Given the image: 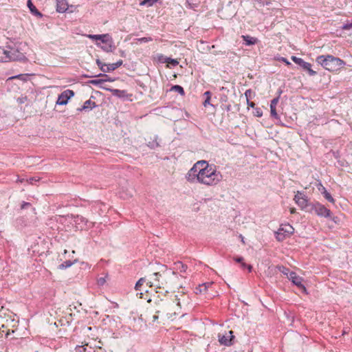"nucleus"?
Wrapping results in <instances>:
<instances>
[{"instance_id": "obj_24", "label": "nucleus", "mask_w": 352, "mask_h": 352, "mask_svg": "<svg viewBox=\"0 0 352 352\" xmlns=\"http://www.w3.org/2000/svg\"><path fill=\"white\" fill-rule=\"evenodd\" d=\"M28 6L30 11L32 13H34L35 14H38V15H41V13L37 10L36 7L33 5V3H32L31 0H29L28 1Z\"/></svg>"}, {"instance_id": "obj_50", "label": "nucleus", "mask_w": 352, "mask_h": 352, "mask_svg": "<svg viewBox=\"0 0 352 352\" xmlns=\"http://www.w3.org/2000/svg\"><path fill=\"white\" fill-rule=\"evenodd\" d=\"M21 76V75H19V76H14V77H12V78H19Z\"/></svg>"}, {"instance_id": "obj_20", "label": "nucleus", "mask_w": 352, "mask_h": 352, "mask_svg": "<svg viewBox=\"0 0 352 352\" xmlns=\"http://www.w3.org/2000/svg\"><path fill=\"white\" fill-rule=\"evenodd\" d=\"M76 261V260H74L73 261H72L70 260H68V261L67 260V261H64L63 263H61L60 265H59L58 268L60 270L66 269V268L72 266Z\"/></svg>"}, {"instance_id": "obj_52", "label": "nucleus", "mask_w": 352, "mask_h": 352, "mask_svg": "<svg viewBox=\"0 0 352 352\" xmlns=\"http://www.w3.org/2000/svg\"><path fill=\"white\" fill-rule=\"evenodd\" d=\"M93 313H94V314H96V315H97V314H98V312H97V311H93Z\"/></svg>"}, {"instance_id": "obj_28", "label": "nucleus", "mask_w": 352, "mask_h": 352, "mask_svg": "<svg viewBox=\"0 0 352 352\" xmlns=\"http://www.w3.org/2000/svg\"><path fill=\"white\" fill-rule=\"evenodd\" d=\"M292 60L296 64L299 65H302V63H304V60L300 58H298L295 56H292Z\"/></svg>"}, {"instance_id": "obj_13", "label": "nucleus", "mask_w": 352, "mask_h": 352, "mask_svg": "<svg viewBox=\"0 0 352 352\" xmlns=\"http://www.w3.org/2000/svg\"><path fill=\"white\" fill-rule=\"evenodd\" d=\"M74 95V93L72 90L67 89L64 91H63L58 98V100H56V104L59 105H65L67 104L68 100L73 97Z\"/></svg>"}, {"instance_id": "obj_11", "label": "nucleus", "mask_w": 352, "mask_h": 352, "mask_svg": "<svg viewBox=\"0 0 352 352\" xmlns=\"http://www.w3.org/2000/svg\"><path fill=\"white\" fill-rule=\"evenodd\" d=\"M288 278L299 289L302 290V292L307 294V289L305 285L302 284L303 278L298 275L296 272H291L288 276Z\"/></svg>"}, {"instance_id": "obj_1", "label": "nucleus", "mask_w": 352, "mask_h": 352, "mask_svg": "<svg viewBox=\"0 0 352 352\" xmlns=\"http://www.w3.org/2000/svg\"><path fill=\"white\" fill-rule=\"evenodd\" d=\"M221 173L214 165L206 160L195 162L186 175V180L191 184H198L206 187H214L222 180Z\"/></svg>"}, {"instance_id": "obj_33", "label": "nucleus", "mask_w": 352, "mask_h": 352, "mask_svg": "<svg viewBox=\"0 0 352 352\" xmlns=\"http://www.w3.org/2000/svg\"><path fill=\"white\" fill-rule=\"evenodd\" d=\"M241 266L242 269L247 268L248 270V272H250L252 271V265H248L245 263H244L243 261L241 263Z\"/></svg>"}, {"instance_id": "obj_21", "label": "nucleus", "mask_w": 352, "mask_h": 352, "mask_svg": "<svg viewBox=\"0 0 352 352\" xmlns=\"http://www.w3.org/2000/svg\"><path fill=\"white\" fill-rule=\"evenodd\" d=\"M159 0H143L140 3L141 6L151 7L157 3Z\"/></svg>"}, {"instance_id": "obj_47", "label": "nucleus", "mask_w": 352, "mask_h": 352, "mask_svg": "<svg viewBox=\"0 0 352 352\" xmlns=\"http://www.w3.org/2000/svg\"><path fill=\"white\" fill-rule=\"evenodd\" d=\"M29 205H30V204H29V203H24V204L22 205L21 208H24L25 206H29Z\"/></svg>"}, {"instance_id": "obj_12", "label": "nucleus", "mask_w": 352, "mask_h": 352, "mask_svg": "<svg viewBox=\"0 0 352 352\" xmlns=\"http://www.w3.org/2000/svg\"><path fill=\"white\" fill-rule=\"evenodd\" d=\"M96 63L102 72H110L114 71L116 69L121 66L123 62L122 60H120L115 63L107 65L105 63H102L100 60L98 59Z\"/></svg>"}, {"instance_id": "obj_53", "label": "nucleus", "mask_w": 352, "mask_h": 352, "mask_svg": "<svg viewBox=\"0 0 352 352\" xmlns=\"http://www.w3.org/2000/svg\"><path fill=\"white\" fill-rule=\"evenodd\" d=\"M89 331L92 330V328H91V327H89Z\"/></svg>"}, {"instance_id": "obj_18", "label": "nucleus", "mask_w": 352, "mask_h": 352, "mask_svg": "<svg viewBox=\"0 0 352 352\" xmlns=\"http://www.w3.org/2000/svg\"><path fill=\"white\" fill-rule=\"evenodd\" d=\"M175 269L181 273H186L188 270V266L184 264L181 261H178L174 263Z\"/></svg>"}, {"instance_id": "obj_3", "label": "nucleus", "mask_w": 352, "mask_h": 352, "mask_svg": "<svg viewBox=\"0 0 352 352\" xmlns=\"http://www.w3.org/2000/svg\"><path fill=\"white\" fill-rule=\"evenodd\" d=\"M316 62L330 72H337L345 65L344 61L342 59L329 54L318 56Z\"/></svg>"}, {"instance_id": "obj_49", "label": "nucleus", "mask_w": 352, "mask_h": 352, "mask_svg": "<svg viewBox=\"0 0 352 352\" xmlns=\"http://www.w3.org/2000/svg\"><path fill=\"white\" fill-rule=\"evenodd\" d=\"M36 181L34 178L30 179V183L32 184V182Z\"/></svg>"}, {"instance_id": "obj_16", "label": "nucleus", "mask_w": 352, "mask_h": 352, "mask_svg": "<svg viewBox=\"0 0 352 352\" xmlns=\"http://www.w3.org/2000/svg\"><path fill=\"white\" fill-rule=\"evenodd\" d=\"M56 10L58 12H64L68 8V4L66 0H56Z\"/></svg>"}, {"instance_id": "obj_34", "label": "nucleus", "mask_w": 352, "mask_h": 352, "mask_svg": "<svg viewBox=\"0 0 352 352\" xmlns=\"http://www.w3.org/2000/svg\"><path fill=\"white\" fill-rule=\"evenodd\" d=\"M342 29L344 30H352V23H347L344 24Z\"/></svg>"}, {"instance_id": "obj_27", "label": "nucleus", "mask_w": 352, "mask_h": 352, "mask_svg": "<svg viewBox=\"0 0 352 352\" xmlns=\"http://www.w3.org/2000/svg\"><path fill=\"white\" fill-rule=\"evenodd\" d=\"M245 98H246V100L247 102H248V100H250V99L252 97V96H254V92L251 90V89H248L245 91V94H244Z\"/></svg>"}, {"instance_id": "obj_32", "label": "nucleus", "mask_w": 352, "mask_h": 352, "mask_svg": "<svg viewBox=\"0 0 352 352\" xmlns=\"http://www.w3.org/2000/svg\"><path fill=\"white\" fill-rule=\"evenodd\" d=\"M254 115L256 117H261L263 116V111L260 108H256L254 111Z\"/></svg>"}, {"instance_id": "obj_15", "label": "nucleus", "mask_w": 352, "mask_h": 352, "mask_svg": "<svg viewBox=\"0 0 352 352\" xmlns=\"http://www.w3.org/2000/svg\"><path fill=\"white\" fill-rule=\"evenodd\" d=\"M279 101V97H276L275 98H274L272 101H271V103H270V114H271V116L276 118V119H278L279 117H278V115L276 112V105L278 104Z\"/></svg>"}, {"instance_id": "obj_29", "label": "nucleus", "mask_w": 352, "mask_h": 352, "mask_svg": "<svg viewBox=\"0 0 352 352\" xmlns=\"http://www.w3.org/2000/svg\"><path fill=\"white\" fill-rule=\"evenodd\" d=\"M166 62L168 63V64H170L173 66H176L179 64V62L176 60V59H172L170 58H168L166 60Z\"/></svg>"}, {"instance_id": "obj_4", "label": "nucleus", "mask_w": 352, "mask_h": 352, "mask_svg": "<svg viewBox=\"0 0 352 352\" xmlns=\"http://www.w3.org/2000/svg\"><path fill=\"white\" fill-rule=\"evenodd\" d=\"M25 60V56L16 47L10 45L0 46V62L7 63Z\"/></svg>"}, {"instance_id": "obj_6", "label": "nucleus", "mask_w": 352, "mask_h": 352, "mask_svg": "<svg viewBox=\"0 0 352 352\" xmlns=\"http://www.w3.org/2000/svg\"><path fill=\"white\" fill-rule=\"evenodd\" d=\"M89 39L104 51L111 52L115 48L113 38L109 34H89Z\"/></svg>"}, {"instance_id": "obj_7", "label": "nucleus", "mask_w": 352, "mask_h": 352, "mask_svg": "<svg viewBox=\"0 0 352 352\" xmlns=\"http://www.w3.org/2000/svg\"><path fill=\"white\" fill-rule=\"evenodd\" d=\"M294 200L301 210L311 212L310 208L312 204L309 202L307 197L303 192L297 191Z\"/></svg>"}, {"instance_id": "obj_41", "label": "nucleus", "mask_w": 352, "mask_h": 352, "mask_svg": "<svg viewBox=\"0 0 352 352\" xmlns=\"http://www.w3.org/2000/svg\"><path fill=\"white\" fill-rule=\"evenodd\" d=\"M192 0H186V3H187V4L188 5V6H189L190 8H193V6H192V4H191V3H192Z\"/></svg>"}, {"instance_id": "obj_17", "label": "nucleus", "mask_w": 352, "mask_h": 352, "mask_svg": "<svg viewBox=\"0 0 352 352\" xmlns=\"http://www.w3.org/2000/svg\"><path fill=\"white\" fill-rule=\"evenodd\" d=\"M241 38L245 42L246 45H254L258 42V39L249 35H242Z\"/></svg>"}, {"instance_id": "obj_43", "label": "nucleus", "mask_w": 352, "mask_h": 352, "mask_svg": "<svg viewBox=\"0 0 352 352\" xmlns=\"http://www.w3.org/2000/svg\"><path fill=\"white\" fill-rule=\"evenodd\" d=\"M5 331H6L4 329H0V337H2V336L5 333Z\"/></svg>"}, {"instance_id": "obj_22", "label": "nucleus", "mask_w": 352, "mask_h": 352, "mask_svg": "<svg viewBox=\"0 0 352 352\" xmlns=\"http://www.w3.org/2000/svg\"><path fill=\"white\" fill-rule=\"evenodd\" d=\"M170 91L178 92L181 96H184L185 95L184 89L180 85H173L170 88Z\"/></svg>"}, {"instance_id": "obj_44", "label": "nucleus", "mask_w": 352, "mask_h": 352, "mask_svg": "<svg viewBox=\"0 0 352 352\" xmlns=\"http://www.w3.org/2000/svg\"><path fill=\"white\" fill-rule=\"evenodd\" d=\"M97 81L96 80H89V84H96Z\"/></svg>"}, {"instance_id": "obj_23", "label": "nucleus", "mask_w": 352, "mask_h": 352, "mask_svg": "<svg viewBox=\"0 0 352 352\" xmlns=\"http://www.w3.org/2000/svg\"><path fill=\"white\" fill-rule=\"evenodd\" d=\"M211 93L209 91H206L204 94V96H205V100L203 102V104L205 107H206L208 104H210V101L211 99Z\"/></svg>"}, {"instance_id": "obj_2", "label": "nucleus", "mask_w": 352, "mask_h": 352, "mask_svg": "<svg viewBox=\"0 0 352 352\" xmlns=\"http://www.w3.org/2000/svg\"><path fill=\"white\" fill-rule=\"evenodd\" d=\"M188 303V296L184 292H178L175 295L174 298L163 304L161 312L166 319L173 321L179 316H184L181 311L182 307L186 306Z\"/></svg>"}, {"instance_id": "obj_30", "label": "nucleus", "mask_w": 352, "mask_h": 352, "mask_svg": "<svg viewBox=\"0 0 352 352\" xmlns=\"http://www.w3.org/2000/svg\"><path fill=\"white\" fill-rule=\"evenodd\" d=\"M87 344H85L83 346H78L75 349V352H87V349L85 348V346H87Z\"/></svg>"}, {"instance_id": "obj_8", "label": "nucleus", "mask_w": 352, "mask_h": 352, "mask_svg": "<svg viewBox=\"0 0 352 352\" xmlns=\"http://www.w3.org/2000/svg\"><path fill=\"white\" fill-rule=\"evenodd\" d=\"M294 232V228L290 224H282L276 232V238L278 241H283L289 237Z\"/></svg>"}, {"instance_id": "obj_36", "label": "nucleus", "mask_w": 352, "mask_h": 352, "mask_svg": "<svg viewBox=\"0 0 352 352\" xmlns=\"http://www.w3.org/2000/svg\"><path fill=\"white\" fill-rule=\"evenodd\" d=\"M98 285H103L105 283V278L104 277H101L97 280Z\"/></svg>"}, {"instance_id": "obj_26", "label": "nucleus", "mask_w": 352, "mask_h": 352, "mask_svg": "<svg viewBox=\"0 0 352 352\" xmlns=\"http://www.w3.org/2000/svg\"><path fill=\"white\" fill-rule=\"evenodd\" d=\"M160 312V311H155V314L152 315V316L149 319L150 322H152L153 324H154V323L157 322V320L159 318V315L158 314H159Z\"/></svg>"}, {"instance_id": "obj_35", "label": "nucleus", "mask_w": 352, "mask_h": 352, "mask_svg": "<svg viewBox=\"0 0 352 352\" xmlns=\"http://www.w3.org/2000/svg\"><path fill=\"white\" fill-rule=\"evenodd\" d=\"M1 329H4L6 331H5V333H6V336L8 337L10 334V330L9 329H7V327H5L4 324H2L1 327L0 328Z\"/></svg>"}, {"instance_id": "obj_5", "label": "nucleus", "mask_w": 352, "mask_h": 352, "mask_svg": "<svg viewBox=\"0 0 352 352\" xmlns=\"http://www.w3.org/2000/svg\"><path fill=\"white\" fill-rule=\"evenodd\" d=\"M153 279L151 280H146L145 278H141L135 285L136 290H143L146 292H148V290L146 287L152 288H161L164 287V283L162 280H160V278L162 277V275L159 273L153 274Z\"/></svg>"}, {"instance_id": "obj_31", "label": "nucleus", "mask_w": 352, "mask_h": 352, "mask_svg": "<svg viewBox=\"0 0 352 352\" xmlns=\"http://www.w3.org/2000/svg\"><path fill=\"white\" fill-rule=\"evenodd\" d=\"M140 43H146L151 41L153 39L151 37H142L137 39Z\"/></svg>"}, {"instance_id": "obj_40", "label": "nucleus", "mask_w": 352, "mask_h": 352, "mask_svg": "<svg viewBox=\"0 0 352 352\" xmlns=\"http://www.w3.org/2000/svg\"><path fill=\"white\" fill-rule=\"evenodd\" d=\"M282 272L287 275V276H289V270L287 268H285V267H283V270H282Z\"/></svg>"}, {"instance_id": "obj_14", "label": "nucleus", "mask_w": 352, "mask_h": 352, "mask_svg": "<svg viewBox=\"0 0 352 352\" xmlns=\"http://www.w3.org/2000/svg\"><path fill=\"white\" fill-rule=\"evenodd\" d=\"M317 188H318V191L322 195H323L324 197L327 200H328L329 202L333 203V204L335 202V199L333 198V197L331 195V194L326 190L325 187L320 182H319L317 184Z\"/></svg>"}, {"instance_id": "obj_38", "label": "nucleus", "mask_w": 352, "mask_h": 352, "mask_svg": "<svg viewBox=\"0 0 352 352\" xmlns=\"http://www.w3.org/2000/svg\"><path fill=\"white\" fill-rule=\"evenodd\" d=\"M282 62L285 63L286 65H289L291 63L287 60V58H284V57H282L280 59Z\"/></svg>"}, {"instance_id": "obj_46", "label": "nucleus", "mask_w": 352, "mask_h": 352, "mask_svg": "<svg viewBox=\"0 0 352 352\" xmlns=\"http://www.w3.org/2000/svg\"><path fill=\"white\" fill-rule=\"evenodd\" d=\"M87 105H88V100H87V101H85V102H84L83 108H86V107H88Z\"/></svg>"}, {"instance_id": "obj_45", "label": "nucleus", "mask_w": 352, "mask_h": 352, "mask_svg": "<svg viewBox=\"0 0 352 352\" xmlns=\"http://www.w3.org/2000/svg\"><path fill=\"white\" fill-rule=\"evenodd\" d=\"M98 338V336H95V335H94L91 339H92V340H95V341H96Z\"/></svg>"}, {"instance_id": "obj_9", "label": "nucleus", "mask_w": 352, "mask_h": 352, "mask_svg": "<svg viewBox=\"0 0 352 352\" xmlns=\"http://www.w3.org/2000/svg\"><path fill=\"white\" fill-rule=\"evenodd\" d=\"M310 210L311 212H314L318 216L326 218L331 217V210L319 202L313 203L311 206Z\"/></svg>"}, {"instance_id": "obj_42", "label": "nucleus", "mask_w": 352, "mask_h": 352, "mask_svg": "<svg viewBox=\"0 0 352 352\" xmlns=\"http://www.w3.org/2000/svg\"><path fill=\"white\" fill-rule=\"evenodd\" d=\"M289 212H290V213H291V214H294V213H296V208H291L289 209Z\"/></svg>"}, {"instance_id": "obj_37", "label": "nucleus", "mask_w": 352, "mask_h": 352, "mask_svg": "<svg viewBox=\"0 0 352 352\" xmlns=\"http://www.w3.org/2000/svg\"><path fill=\"white\" fill-rule=\"evenodd\" d=\"M247 104H248V107L254 108L255 107V103L253 102H250V100H248V102H247Z\"/></svg>"}, {"instance_id": "obj_19", "label": "nucleus", "mask_w": 352, "mask_h": 352, "mask_svg": "<svg viewBox=\"0 0 352 352\" xmlns=\"http://www.w3.org/2000/svg\"><path fill=\"white\" fill-rule=\"evenodd\" d=\"M301 67L307 70L309 74L311 75V76H314L316 72L314 70L311 69V65L309 63H307L305 61H304V63H302V65H301Z\"/></svg>"}, {"instance_id": "obj_51", "label": "nucleus", "mask_w": 352, "mask_h": 352, "mask_svg": "<svg viewBox=\"0 0 352 352\" xmlns=\"http://www.w3.org/2000/svg\"><path fill=\"white\" fill-rule=\"evenodd\" d=\"M67 253V251L66 250H65L64 254H66Z\"/></svg>"}, {"instance_id": "obj_39", "label": "nucleus", "mask_w": 352, "mask_h": 352, "mask_svg": "<svg viewBox=\"0 0 352 352\" xmlns=\"http://www.w3.org/2000/svg\"><path fill=\"white\" fill-rule=\"evenodd\" d=\"M234 261L237 263H241L243 261V258L242 257H237L234 258Z\"/></svg>"}, {"instance_id": "obj_25", "label": "nucleus", "mask_w": 352, "mask_h": 352, "mask_svg": "<svg viewBox=\"0 0 352 352\" xmlns=\"http://www.w3.org/2000/svg\"><path fill=\"white\" fill-rule=\"evenodd\" d=\"M195 290H196V292H195L196 294L206 292V291H207V285L206 283L200 285L197 287H196Z\"/></svg>"}, {"instance_id": "obj_10", "label": "nucleus", "mask_w": 352, "mask_h": 352, "mask_svg": "<svg viewBox=\"0 0 352 352\" xmlns=\"http://www.w3.org/2000/svg\"><path fill=\"white\" fill-rule=\"evenodd\" d=\"M234 336L232 331H227L218 334V341L221 345L230 346L234 344Z\"/></svg>"}, {"instance_id": "obj_48", "label": "nucleus", "mask_w": 352, "mask_h": 352, "mask_svg": "<svg viewBox=\"0 0 352 352\" xmlns=\"http://www.w3.org/2000/svg\"><path fill=\"white\" fill-rule=\"evenodd\" d=\"M240 238L241 239V242L244 244L245 243L244 237L241 234Z\"/></svg>"}]
</instances>
